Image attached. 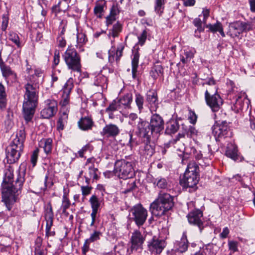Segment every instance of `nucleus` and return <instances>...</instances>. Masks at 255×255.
Instances as JSON below:
<instances>
[{
	"mask_svg": "<svg viewBox=\"0 0 255 255\" xmlns=\"http://www.w3.org/2000/svg\"><path fill=\"white\" fill-rule=\"evenodd\" d=\"M140 152L147 157H151L154 152V148L149 144L145 143L143 147H141Z\"/></svg>",
	"mask_w": 255,
	"mask_h": 255,
	"instance_id": "39",
	"label": "nucleus"
},
{
	"mask_svg": "<svg viewBox=\"0 0 255 255\" xmlns=\"http://www.w3.org/2000/svg\"><path fill=\"white\" fill-rule=\"evenodd\" d=\"M89 202L91 206L92 211L98 212L100 206V203L98 197L96 195H92L89 199Z\"/></svg>",
	"mask_w": 255,
	"mask_h": 255,
	"instance_id": "42",
	"label": "nucleus"
},
{
	"mask_svg": "<svg viewBox=\"0 0 255 255\" xmlns=\"http://www.w3.org/2000/svg\"><path fill=\"white\" fill-rule=\"evenodd\" d=\"M226 155L234 160L238 159V149L236 145L233 144H228L226 151Z\"/></svg>",
	"mask_w": 255,
	"mask_h": 255,
	"instance_id": "32",
	"label": "nucleus"
},
{
	"mask_svg": "<svg viewBox=\"0 0 255 255\" xmlns=\"http://www.w3.org/2000/svg\"><path fill=\"white\" fill-rule=\"evenodd\" d=\"M188 244L186 233L184 232L180 240L177 241L175 244V250L179 253H184L187 250Z\"/></svg>",
	"mask_w": 255,
	"mask_h": 255,
	"instance_id": "25",
	"label": "nucleus"
},
{
	"mask_svg": "<svg viewBox=\"0 0 255 255\" xmlns=\"http://www.w3.org/2000/svg\"><path fill=\"white\" fill-rule=\"evenodd\" d=\"M166 243L164 240L154 236L148 242V250L151 254L156 255L160 254L166 247Z\"/></svg>",
	"mask_w": 255,
	"mask_h": 255,
	"instance_id": "11",
	"label": "nucleus"
},
{
	"mask_svg": "<svg viewBox=\"0 0 255 255\" xmlns=\"http://www.w3.org/2000/svg\"><path fill=\"white\" fill-rule=\"evenodd\" d=\"M144 240L145 236L144 234H142L138 230L134 231L131 238V250H137L138 249H141Z\"/></svg>",
	"mask_w": 255,
	"mask_h": 255,
	"instance_id": "19",
	"label": "nucleus"
},
{
	"mask_svg": "<svg viewBox=\"0 0 255 255\" xmlns=\"http://www.w3.org/2000/svg\"><path fill=\"white\" fill-rule=\"evenodd\" d=\"M147 32L146 31V30H144L142 33L139 35L138 36V44L140 45L141 46H142L146 40V38H147Z\"/></svg>",
	"mask_w": 255,
	"mask_h": 255,
	"instance_id": "56",
	"label": "nucleus"
},
{
	"mask_svg": "<svg viewBox=\"0 0 255 255\" xmlns=\"http://www.w3.org/2000/svg\"><path fill=\"white\" fill-rule=\"evenodd\" d=\"M150 74L153 78L157 79L158 77L163 75V68L161 65H154L151 70Z\"/></svg>",
	"mask_w": 255,
	"mask_h": 255,
	"instance_id": "41",
	"label": "nucleus"
},
{
	"mask_svg": "<svg viewBox=\"0 0 255 255\" xmlns=\"http://www.w3.org/2000/svg\"><path fill=\"white\" fill-rule=\"evenodd\" d=\"M10 247L9 246H0V252L3 254L1 255H8L10 253Z\"/></svg>",
	"mask_w": 255,
	"mask_h": 255,
	"instance_id": "60",
	"label": "nucleus"
},
{
	"mask_svg": "<svg viewBox=\"0 0 255 255\" xmlns=\"http://www.w3.org/2000/svg\"><path fill=\"white\" fill-rule=\"evenodd\" d=\"M229 249L231 253H234L238 251V242L234 241H228Z\"/></svg>",
	"mask_w": 255,
	"mask_h": 255,
	"instance_id": "54",
	"label": "nucleus"
},
{
	"mask_svg": "<svg viewBox=\"0 0 255 255\" xmlns=\"http://www.w3.org/2000/svg\"><path fill=\"white\" fill-rule=\"evenodd\" d=\"M92 188L88 186H81L82 193L83 196L89 195L91 193Z\"/></svg>",
	"mask_w": 255,
	"mask_h": 255,
	"instance_id": "64",
	"label": "nucleus"
},
{
	"mask_svg": "<svg viewBox=\"0 0 255 255\" xmlns=\"http://www.w3.org/2000/svg\"><path fill=\"white\" fill-rule=\"evenodd\" d=\"M34 76L27 77L24 85V100L22 106L23 118L26 123L31 121L37 105L39 85Z\"/></svg>",
	"mask_w": 255,
	"mask_h": 255,
	"instance_id": "2",
	"label": "nucleus"
},
{
	"mask_svg": "<svg viewBox=\"0 0 255 255\" xmlns=\"http://www.w3.org/2000/svg\"><path fill=\"white\" fill-rule=\"evenodd\" d=\"M173 196L169 194L161 191L157 198L150 206V210L155 216L160 217L171 210L174 206Z\"/></svg>",
	"mask_w": 255,
	"mask_h": 255,
	"instance_id": "3",
	"label": "nucleus"
},
{
	"mask_svg": "<svg viewBox=\"0 0 255 255\" xmlns=\"http://www.w3.org/2000/svg\"><path fill=\"white\" fill-rule=\"evenodd\" d=\"M124 46L123 45L118 47L115 51V49L112 48L109 50V62L113 64L116 61L117 65L119 63L121 57L123 55V50Z\"/></svg>",
	"mask_w": 255,
	"mask_h": 255,
	"instance_id": "24",
	"label": "nucleus"
},
{
	"mask_svg": "<svg viewBox=\"0 0 255 255\" xmlns=\"http://www.w3.org/2000/svg\"><path fill=\"white\" fill-rule=\"evenodd\" d=\"M0 70L3 78L7 83H9V78L12 81H15L17 79L16 73L12 70L11 68L5 63L0 65Z\"/></svg>",
	"mask_w": 255,
	"mask_h": 255,
	"instance_id": "20",
	"label": "nucleus"
},
{
	"mask_svg": "<svg viewBox=\"0 0 255 255\" xmlns=\"http://www.w3.org/2000/svg\"><path fill=\"white\" fill-rule=\"evenodd\" d=\"M8 39L15 43L18 47H21L19 37L16 33L10 32L8 34Z\"/></svg>",
	"mask_w": 255,
	"mask_h": 255,
	"instance_id": "46",
	"label": "nucleus"
},
{
	"mask_svg": "<svg viewBox=\"0 0 255 255\" xmlns=\"http://www.w3.org/2000/svg\"><path fill=\"white\" fill-rule=\"evenodd\" d=\"M207 105L214 112L218 111L223 103V99L219 94L205 97Z\"/></svg>",
	"mask_w": 255,
	"mask_h": 255,
	"instance_id": "16",
	"label": "nucleus"
},
{
	"mask_svg": "<svg viewBox=\"0 0 255 255\" xmlns=\"http://www.w3.org/2000/svg\"><path fill=\"white\" fill-rule=\"evenodd\" d=\"M98 169L94 167V165H90L88 167V172L87 175L85 176L86 182L88 183L91 179H97L98 176L97 175Z\"/></svg>",
	"mask_w": 255,
	"mask_h": 255,
	"instance_id": "36",
	"label": "nucleus"
},
{
	"mask_svg": "<svg viewBox=\"0 0 255 255\" xmlns=\"http://www.w3.org/2000/svg\"><path fill=\"white\" fill-rule=\"evenodd\" d=\"M132 102V95L130 93H128L120 98L118 100V103L120 109H122L123 108H130V104Z\"/></svg>",
	"mask_w": 255,
	"mask_h": 255,
	"instance_id": "28",
	"label": "nucleus"
},
{
	"mask_svg": "<svg viewBox=\"0 0 255 255\" xmlns=\"http://www.w3.org/2000/svg\"><path fill=\"white\" fill-rule=\"evenodd\" d=\"M101 233L98 231H95L90 236V237L87 240L90 242H94L100 239Z\"/></svg>",
	"mask_w": 255,
	"mask_h": 255,
	"instance_id": "55",
	"label": "nucleus"
},
{
	"mask_svg": "<svg viewBox=\"0 0 255 255\" xmlns=\"http://www.w3.org/2000/svg\"><path fill=\"white\" fill-rule=\"evenodd\" d=\"M42 73L40 70L36 69L35 70L34 74L31 75H30L29 77L34 76L35 78V79L36 80V82H38V85H39V81L40 79H42L41 78Z\"/></svg>",
	"mask_w": 255,
	"mask_h": 255,
	"instance_id": "62",
	"label": "nucleus"
},
{
	"mask_svg": "<svg viewBox=\"0 0 255 255\" xmlns=\"http://www.w3.org/2000/svg\"><path fill=\"white\" fill-rule=\"evenodd\" d=\"M198 133V131L193 126H190L187 131V135L193 138L196 137Z\"/></svg>",
	"mask_w": 255,
	"mask_h": 255,
	"instance_id": "51",
	"label": "nucleus"
},
{
	"mask_svg": "<svg viewBox=\"0 0 255 255\" xmlns=\"http://www.w3.org/2000/svg\"><path fill=\"white\" fill-rule=\"evenodd\" d=\"M86 35L83 33H78L77 34V44L79 45H82L87 41Z\"/></svg>",
	"mask_w": 255,
	"mask_h": 255,
	"instance_id": "53",
	"label": "nucleus"
},
{
	"mask_svg": "<svg viewBox=\"0 0 255 255\" xmlns=\"http://www.w3.org/2000/svg\"><path fill=\"white\" fill-rule=\"evenodd\" d=\"M179 127V124L176 121H170L167 124L165 132L168 134L174 133L178 130Z\"/></svg>",
	"mask_w": 255,
	"mask_h": 255,
	"instance_id": "37",
	"label": "nucleus"
},
{
	"mask_svg": "<svg viewBox=\"0 0 255 255\" xmlns=\"http://www.w3.org/2000/svg\"><path fill=\"white\" fill-rule=\"evenodd\" d=\"M130 213L131 220L138 227L144 225L148 216L147 210L140 204L134 205L130 209Z\"/></svg>",
	"mask_w": 255,
	"mask_h": 255,
	"instance_id": "8",
	"label": "nucleus"
},
{
	"mask_svg": "<svg viewBox=\"0 0 255 255\" xmlns=\"http://www.w3.org/2000/svg\"><path fill=\"white\" fill-rule=\"evenodd\" d=\"M194 25L197 27V30L199 32L203 31L204 28L202 27V20L199 18H196L193 20Z\"/></svg>",
	"mask_w": 255,
	"mask_h": 255,
	"instance_id": "59",
	"label": "nucleus"
},
{
	"mask_svg": "<svg viewBox=\"0 0 255 255\" xmlns=\"http://www.w3.org/2000/svg\"><path fill=\"white\" fill-rule=\"evenodd\" d=\"M140 54L137 50L133 53L131 65H132V76L133 79L136 78L137 69L138 67V62Z\"/></svg>",
	"mask_w": 255,
	"mask_h": 255,
	"instance_id": "31",
	"label": "nucleus"
},
{
	"mask_svg": "<svg viewBox=\"0 0 255 255\" xmlns=\"http://www.w3.org/2000/svg\"><path fill=\"white\" fill-rule=\"evenodd\" d=\"M195 52L191 50H184L183 54L180 55V61L183 64L188 63L193 58Z\"/></svg>",
	"mask_w": 255,
	"mask_h": 255,
	"instance_id": "38",
	"label": "nucleus"
},
{
	"mask_svg": "<svg viewBox=\"0 0 255 255\" xmlns=\"http://www.w3.org/2000/svg\"><path fill=\"white\" fill-rule=\"evenodd\" d=\"M198 166L194 162L189 163L184 173L180 184L184 188H193L197 185L199 180Z\"/></svg>",
	"mask_w": 255,
	"mask_h": 255,
	"instance_id": "5",
	"label": "nucleus"
},
{
	"mask_svg": "<svg viewBox=\"0 0 255 255\" xmlns=\"http://www.w3.org/2000/svg\"><path fill=\"white\" fill-rule=\"evenodd\" d=\"M120 132V129L117 125L110 124L104 127L101 134L107 137H114L117 136Z\"/></svg>",
	"mask_w": 255,
	"mask_h": 255,
	"instance_id": "22",
	"label": "nucleus"
},
{
	"mask_svg": "<svg viewBox=\"0 0 255 255\" xmlns=\"http://www.w3.org/2000/svg\"><path fill=\"white\" fill-rule=\"evenodd\" d=\"M68 119V115L66 113H63V115L58 119L57 123V128L59 130L64 129L65 123Z\"/></svg>",
	"mask_w": 255,
	"mask_h": 255,
	"instance_id": "44",
	"label": "nucleus"
},
{
	"mask_svg": "<svg viewBox=\"0 0 255 255\" xmlns=\"http://www.w3.org/2000/svg\"><path fill=\"white\" fill-rule=\"evenodd\" d=\"M250 101L245 93H238L235 97V101L233 102V105L232 109L235 112H239L242 110L245 106H249Z\"/></svg>",
	"mask_w": 255,
	"mask_h": 255,
	"instance_id": "14",
	"label": "nucleus"
},
{
	"mask_svg": "<svg viewBox=\"0 0 255 255\" xmlns=\"http://www.w3.org/2000/svg\"><path fill=\"white\" fill-rule=\"evenodd\" d=\"M240 25L242 33L252 29L253 24L251 22H244L240 21Z\"/></svg>",
	"mask_w": 255,
	"mask_h": 255,
	"instance_id": "50",
	"label": "nucleus"
},
{
	"mask_svg": "<svg viewBox=\"0 0 255 255\" xmlns=\"http://www.w3.org/2000/svg\"><path fill=\"white\" fill-rule=\"evenodd\" d=\"M151 133H159L163 129L164 122L162 118L158 114H153L150 119L149 124Z\"/></svg>",
	"mask_w": 255,
	"mask_h": 255,
	"instance_id": "15",
	"label": "nucleus"
},
{
	"mask_svg": "<svg viewBox=\"0 0 255 255\" xmlns=\"http://www.w3.org/2000/svg\"><path fill=\"white\" fill-rule=\"evenodd\" d=\"M121 30L122 25L120 23L117 22L113 25L112 32L110 33V34L114 38L118 37Z\"/></svg>",
	"mask_w": 255,
	"mask_h": 255,
	"instance_id": "48",
	"label": "nucleus"
},
{
	"mask_svg": "<svg viewBox=\"0 0 255 255\" xmlns=\"http://www.w3.org/2000/svg\"><path fill=\"white\" fill-rule=\"evenodd\" d=\"M217 91L218 89L216 85L207 86L205 97L218 94Z\"/></svg>",
	"mask_w": 255,
	"mask_h": 255,
	"instance_id": "49",
	"label": "nucleus"
},
{
	"mask_svg": "<svg viewBox=\"0 0 255 255\" xmlns=\"http://www.w3.org/2000/svg\"><path fill=\"white\" fill-rule=\"evenodd\" d=\"M7 95L4 86L0 83V109L3 110L5 108L7 103Z\"/></svg>",
	"mask_w": 255,
	"mask_h": 255,
	"instance_id": "34",
	"label": "nucleus"
},
{
	"mask_svg": "<svg viewBox=\"0 0 255 255\" xmlns=\"http://www.w3.org/2000/svg\"><path fill=\"white\" fill-rule=\"evenodd\" d=\"M118 102L114 101L106 109V112H114L116 110H120Z\"/></svg>",
	"mask_w": 255,
	"mask_h": 255,
	"instance_id": "58",
	"label": "nucleus"
},
{
	"mask_svg": "<svg viewBox=\"0 0 255 255\" xmlns=\"http://www.w3.org/2000/svg\"><path fill=\"white\" fill-rule=\"evenodd\" d=\"M8 23V18L6 15H3L2 16V21L1 24V29L2 30L4 31L6 29L7 27Z\"/></svg>",
	"mask_w": 255,
	"mask_h": 255,
	"instance_id": "63",
	"label": "nucleus"
},
{
	"mask_svg": "<svg viewBox=\"0 0 255 255\" xmlns=\"http://www.w3.org/2000/svg\"><path fill=\"white\" fill-rule=\"evenodd\" d=\"M25 169L20 167L19 173L15 181V185L12 184L13 175L6 172L2 183L1 202L4 203L8 211H10L17 200L18 192L22 188L24 181Z\"/></svg>",
	"mask_w": 255,
	"mask_h": 255,
	"instance_id": "1",
	"label": "nucleus"
},
{
	"mask_svg": "<svg viewBox=\"0 0 255 255\" xmlns=\"http://www.w3.org/2000/svg\"><path fill=\"white\" fill-rule=\"evenodd\" d=\"M93 149V146L90 143H88L78 151V154L79 157H84V154H85L87 152H91Z\"/></svg>",
	"mask_w": 255,
	"mask_h": 255,
	"instance_id": "47",
	"label": "nucleus"
},
{
	"mask_svg": "<svg viewBox=\"0 0 255 255\" xmlns=\"http://www.w3.org/2000/svg\"><path fill=\"white\" fill-rule=\"evenodd\" d=\"M165 0H155L154 9L156 13L161 14L163 12Z\"/></svg>",
	"mask_w": 255,
	"mask_h": 255,
	"instance_id": "45",
	"label": "nucleus"
},
{
	"mask_svg": "<svg viewBox=\"0 0 255 255\" xmlns=\"http://www.w3.org/2000/svg\"><path fill=\"white\" fill-rule=\"evenodd\" d=\"M146 101L150 111L151 112H155L159 105L157 93L154 92H148L146 94Z\"/></svg>",
	"mask_w": 255,
	"mask_h": 255,
	"instance_id": "23",
	"label": "nucleus"
},
{
	"mask_svg": "<svg viewBox=\"0 0 255 255\" xmlns=\"http://www.w3.org/2000/svg\"><path fill=\"white\" fill-rule=\"evenodd\" d=\"M212 131L216 138H225L232 136L231 129L226 121L216 122L212 127Z\"/></svg>",
	"mask_w": 255,
	"mask_h": 255,
	"instance_id": "9",
	"label": "nucleus"
},
{
	"mask_svg": "<svg viewBox=\"0 0 255 255\" xmlns=\"http://www.w3.org/2000/svg\"><path fill=\"white\" fill-rule=\"evenodd\" d=\"M154 185L160 189H166L169 187V185L167 180L164 178L159 177L156 178L153 182Z\"/></svg>",
	"mask_w": 255,
	"mask_h": 255,
	"instance_id": "40",
	"label": "nucleus"
},
{
	"mask_svg": "<svg viewBox=\"0 0 255 255\" xmlns=\"http://www.w3.org/2000/svg\"><path fill=\"white\" fill-rule=\"evenodd\" d=\"M39 145L43 148L44 152L48 154L52 150V139L50 138L42 139L39 141Z\"/></svg>",
	"mask_w": 255,
	"mask_h": 255,
	"instance_id": "35",
	"label": "nucleus"
},
{
	"mask_svg": "<svg viewBox=\"0 0 255 255\" xmlns=\"http://www.w3.org/2000/svg\"><path fill=\"white\" fill-rule=\"evenodd\" d=\"M63 57L69 69L77 72H81L80 57L74 48L69 46L64 53Z\"/></svg>",
	"mask_w": 255,
	"mask_h": 255,
	"instance_id": "7",
	"label": "nucleus"
},
{
	"mask_svg": "<svg viewBox=\"0 0 255 255\" xmlns=\"http://www.w3.org/2000/svg\"><path fill=\"white\" fill-rule=\"evenodd\" d=\"M184 138L185 134L179 133L175 138L170 140L168 143H167L165 146L169 147L170 145H173L177 150L184 153L185 151L186 150L184 143H183V139Z\"/></svg>",
	"mask_w": 255,
	"mask_h": 255,
	"instance_id": "18",
	"label": "nucleus"
},
{
	"mask_svg": "<svg viewBox=\"0 0 255 255\" xmlns=\"http://www.w3.org/2000/svg\"><path fill=\"white\" fill-rule=\"evenodd\" d=\"M137 128L140 134L147 139L149 138L152 134L149 123L141 119H138Z\"/></svg>",
	"mask_w": 255,
	"mask_h": 255,
	"instance_id": "21",
	"label": "nucleus"
},
{
	"mask_svg": "<svg viewBox=\"0 0 255 255\" xmlns=\"http://www.w3.org/2000/svg\"><path fill=\"white\" fill-rule=\"evenodd\" d=\"M120 10L117 5H113L110 9V14L116 16L119 13Z\"/></svg>",
	"mask_w": 255,
	"mask_h": 255,
	"instance_id": "61",
	"label": "nucleus"
},
{
	"mask_svg": "<svg viewBox=\"0 0 255 255\" xmlns=\"http://www.w3.org/2000/svg\"><path fill=\"white\" fill-rule=\"evenodd\" d=\"M241 33H242V31L240 21H236L229 24V29L227 34L231 37H237Z\"/></svg>",
	"mask_w": 255,
	"mask_h": 255,
	"instance_id": "26",
	"label": "nucleus"
},
{
	"mask_svg": "<svg viewBox=\"0 0 255 255\" xmlns=\"http://www.w3.org/2000/svg\"><path fill=\"white\" fill-rule=\"evenodd\" d=\"M43 109L40 114L43 119H49L54 116L57 111V102L53 99H47L43 103Z\"/></svg>",
	"mask_w": 255,
	"mask_h": 255,
	"instance_id": "10",
	"label": "nucleus"
},
{
	"mask_svg": "<svg viewBox=\"0 0 255 255\" xmlns=\"http://www.w3.org/2000/svg\"><path fill=\"white\" fill-rule=\"evenodd\" d=\"M70 205V202L66 195H64L62 199V209L63 213H65L66 210L69 208Z\"/></svg>",
	"mask_w": 255,
	"mask_h": 255,
	"instance_id": "52",
	"label": "nucleus"
},
{
	"mask_svg": "<svg viewBox=\"0 0 255 255\" xmlns=\"http://www.w3.org/2000/svg\"><path fill=\"white\" fill-rule=\"evenodd\" d=\"M53 213L51 206L47 207L45 211V219L46 224V235L47 237L53 236L55 232L51 231V227L53 225Z\"/></svg>",
	"mask_w": 255,
	"mask_h": 255,
	"instance_id": "17",
	"label": "nucleus"
},
{
	"mask_svg": "<svg viewBox=\"0 0 255 255\" xmlns=\"http://www.w3.org/2000/svg\"><path fill=\"white\" fill-rule=\"evenodd\" d=\"M25 139V130L22 128L16 132L15 138L6 148V155L9 164L15 163L19 159L23 151Z\"/></svg>",
	"mask_w": 255,
	"mask_h": 255,
	"instance_id": "4",
	"label": "nucleus"
},
{
	"mask_svg": "<svg viewBox=\"0 0 255 255\" xmlns=\"http://www.w3.org/2000/svg\"><path fill=\"white\" fill-rule=\"evenodd\" d=\"M74 87V80L70 78L63 86L61 90L62 96L60 104L62 106H66L69 103L70 94Z\"/></svg>",
	"mask_w": 255,
	"mask_h": 255,
	"instance_id": "13",
	"label": "nucleus"
},
{
	"mask_svg": "<svg viewBox=\"0 0 255 255\" xmlns=\"http://www.w3.org/2000/svg\"><path fill=\"white\" fill-rule=\"evenodd\" d=\"M79 128L83 130L91 129L94 126V122L90 117L82 118L78 122Z\"/></svg>",
	"mask_w": 255,
	"mask_h": 255,
	"instance_id": "27",
	"label": "nucleus"
},
{
	"mask_svg": "<svg viewBox=\"0 0 255 255\" xmlns=\"http://www.w3.org/2000/svg\"><path fill=\"white\" fill-rule=\"evenodd\" d=\"M114 173L119 178L127 179L134 175V170L131 162L126 159L117 160L115 164Z\"/></svg>",
	"mask_w": 255,
	"mask_h": 255,
	"instance_id": "6",
	"label": "nucleus"
},
{
	"mask_svg": "<svg viewBox=\"0 0 255 255\" xmlns=\"http://www.w3.org/2000/svg\"><path fill=\"white\" fill-rule=\"evenodd\" d=\"M189 223L190 224L198 227L200 232L204 228L203 218V213L199 209L191 211L187 216Z\"/></svg>",
	"mask_w": 255,
	"mask_h": 255,
	"instance_id": "12",
	"label": "nucleus"
},
{
	"mask_svg": "<svg viewBox=\"0 0 255 255\" xmlns=\"http://www.w3.org/2000/svg\"><path fill=\"white\" fill-rule=\"evenodd\" d=\"M135 102L138 108L139 113H141L143 109L144 98L138 93L135 94Z\"/></svg>",
	"mask_w": 255,
	"mask_h": 255,
	"instance_id": "43",
	"label": "nucleus"
},
{
	"mask_svg": "<svg viewBox=\"0 0 255 255\" xmlns=\"http://www.w3.org/2000/svg\"><path fill=\"white\" fill-rule=\"evenodd\" d=\"M93 79V84L97 87H101L102 88L107 86V78L102 73H99L94 75Z\"/></svg>",
	"mask_w": 255,
	"mask_h": 255,
	"instance_id": "30",
	"label": "nucleus"
},
{
	"mask_svg": "<svg viewBox=\"0 0 255 255\" xmlns=\"http://www.w3.org/2000/svg\"><path fill=\"white\" fill-rule=\"evenodd\" d=\"M206 28L209 29L210 31L213 33L218 31L222 37H225V34L223 30V27L222 23L217 21L215 24H208L206 25Z\"/></svg>",
	"mask_w": 255,
	"mask_h": 255,
	"instance_id": "33",
	"label": "nucleus"
},
{
	"mask_svg": "<svg viewBox=\"0 0 255 255\" xmlns=\"http://www.w3.org/2000/svg\"><path fill=\"white\" fill-rule=\"evenodd\" d=\"M106 7V1L105 0H99L96 1L94 8V13L97 17L101 18L105 8Z\"/></svg>",
	"mask_w": 255,
	"mask_h": 255,
	"instance_id": "29",
	"label": "nucleus"
},
{
	"mask_svg": "<svg viewBox=\"0 0 255 255\" xmlns=\"http://www.w3.org/2000/svg\"><path fill=\"white\" fill-rule=\"evenodd\" d=\"M39 149L38 148L35 149L32 152L31 158L30 161L32 164L33 166H35L37 163V160L38 156Z\"/></svg>",
	"mask_w": 255,
	"mask_h": 255,
	"instance_id": "57",
	"label": "nucleus"
}]
</instances>
